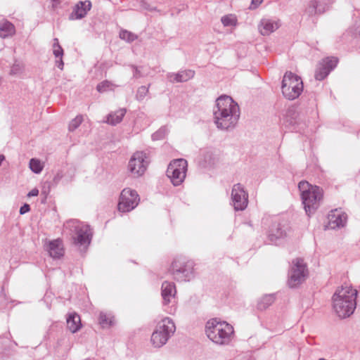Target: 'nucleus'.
Here are the masks:
<instances>
[{"label": "nucleus", "mask_w": 360, "mask_h": 360, "mask_svg": "<svg viewBox=\"0 0 360 360\" xmlns=\"http://www.w3.org/2000/svg\"><path fill=\"white\" fill-rule=\"evenodd\" d=\"M214 122L221 130L236 127L240 117V108L236 102L229 96H221L213 108Z\"/></svg>", "instance_id": "obj_1"}, {"label": "nucleus", "mask_w": 360, "mask_h": 360, "mask_svg": "<svg viewBox=\"0 0 360 360\" xmlns=\"http://www.w3.org/2000/svg\"><path fill=\"white\" fill-rule=\"evenodd\" d=\"M357 290L350 285H342L334 293L333 308L340 319L350 316L356 309Z\"/></svg>", "instance_id": "obj_2"}, {"label": "nucleus", "mask_w": 360, "mask_h": 360, "mask_svg": "<svg viewBox=\"0 0 360 360\" xmlns=\"http://www.w3.org/2000/svg\"><path fill=\"white\" fill-rule=\"evenodd\" d=\"M205 333L207 338L219 345H229L234 335L233 327L226 321L212 319L206 323Z\"/></svg>", "instance_id": "obj_3"}, {"label": "nucleus", "mask_w": 360, "mask_h": 360, "mask_svg": "<svg viewBox=\"0 0 360 360\" xmlns=\"http://www.w3.org/2000/svg\"><path fill=\"white\" fill-rule=\"evenodd\" d=\"M302 203L308 216L319 207L323 199V190L317 186H313L307 181H302L298 184Z\"/></svg>", "instance_id": "obj_4"}, {"label": "nucleus", "mask_w": 360, "mask_h": 360, "mask_svg": "<svg viewBox=\"0 0 360 360\" xmlns=\"http://www.w3.org/2000/svg\"><path fill=\"white\" fill-rule=\"evenodd\" d=\"M65 228L71 232L75 245L86 248L90 244L92 232L89 225L76 219H71L65 223Z\"/></svg>", "instance_id": "obj_5"}, {"label": "nucleus", "mask_w": 360, "mask_h": 360, "mask_svg": "<svg viewBox=\"0 0 360 360\" xmlns=\"http://www.w3.org/2000/svg\"><path fill=\"white\" fill-rule=\"evenodd\" d=\"M175 330V325L171 319L165 318L160 321L151 335L153 345L158 348L162 347L174 334Z\"/></svg>", "instance_id": "obj_6"}, {"label": "nucleus", "mask_w": 360, "mask_h": 360, "mask_svg": "<svg viewBox=\"0 0 360 360\" xmlns=\"http://www.w3.org/2000/svg\"><path fill=\"white\" fill-rule=\"evenodd\" d=\"M282 94L288 100H294L303 91V82L300 77L291 72H286L282 81Z\"/></svg>", "instance_id": "obj_7"}, {"label": "nucleus", "mask_w": 360, "mask_h": 360, "mask_svg": "<svg viewBox=\"0 0 360 360\" xmlns=\"http://www.w3.org/2000/svg\"><path fill=\"white\" fill-rule=\"evenodd\" d=\"M188 167L187 161L184 159H176L168 165L167 176L174 186L181 185L184 181Z\"/></svg>", "instance_id": "obj_8"}, {"label": "nucleus", "mask_w": 360, "mask_h": 360, "mask_svg": "<svg viewBox=\"0 0 360 360\" xmlns=\"http://www.w3.org/2000/svg\"><path fill=\"white\" fill-rule=\"evenodd\" d=\"M148 165L146 154L142 151H137L130 158L128 169L134 177H139L145 173Z\"/></svg>", "instance_id": "obj_9"}, {"label": "nucleus", "mask_w": 360, "mask_h": 360, "mask_svg": "<svg viewBox=\"0 0 360 360\" xmlns=\"http://www.w3.org/2000/svg\"><path fill=\"white\" fill-rule=\"evenodd\" d=\"M174 278L179 281H188L193 277V263L174 260L172 264Z\"/></svg>", "instance_id": "obj_10"}, {"label": "nucleus", "mask_w": 360, "mask_h": 360, "mask_svg": "<svg viewBox=\"0 0 360 360\" xmlns=\"http://www.w3.org/2000/svg\"><path fill=\"white\" fill-rule=\"evenodd\" d=\"M139 197L136 191L131 188L122 190L118 203L120 212H127L134 210L139 202Z\"/></svg>", "instance_id": "obj_11"}, {"label": "nucleus", "mask_w": 360, "mask_h": 360, "mask_svg": "<svg viewBox=\"0 0 360 360\" xmlns=\"http://www.w3.org/2000/svg\"><path fill=\"white\" fill-rule=\"evenodd\" d=\"M289 274L288 285L290 288H295L302 283L307 276L306 264L302 259H296Z\"/></svg>", "instance_id": "obj_12"}, {"label": "nucleus", "mask_w": 360, "mask_h": 360, "mask_svg": "<svg viewBox=\"0 0 360 360\" xmlns=\"http://www.w3.org/2000/svg\"><path fill=\"white\" fill-rule=\"evenodd\" d=\"M232 203L236 211L244 210L248 204V195L240 184L233 185L231 191Z\"/></svg>", "instance_id": "obj_13"}, {"label": "nucleus", "mask_w": 360, "mask_h": 360, "mask_svg": "<svg viewBox=\"0 0 360 360\" xmlns=\"http://www.w3.org/2000/svg\"><path fill=\"white\" fill-rule=\"evenodd\" d=\"M289 231L290 227L287 223L274 222L271 224L268 233L269 240L271 243H276L278 240L286 237Z\"/></svg>", "instance_id": "obj_14"}, {"label": "nucleus", "mask_w": 360, "mask_h": 360, "mask_svg": "<svg viewBox=\"0 0 360 360\" xmlns=\"http://www.w3.org/2000/svg\"><path fill=\"white\" fill-rule=\"evenodd\" d=\"M338 63V59L335 57L327 58L319 64L315 73V78L317 80L321 81L324 79L333 70Z\"/></svg>", "instance_id": "obj_15"}, {"label": "nucleus", "mask_w": 360, "mask_h": 360, "mask_svg": "<svg viewBox=\"0 0 360 360\" xmlns=\"http://www.w3.org/2000/svg\"><path fill=\"white\" fill-rule=\"evenodd\" d=\"M333 0H311L305 8V12L309 15L321 14L329 9Z\"/></svg>", "instance_id": "obj_16"}, {"label": "nucleus", "mask_w": 360, "mask_h": 360, "mask_svg": "<svg viewBox=\"0 0 360 360\" xmlns=\"http://www.w3.org/2000/svg\"><path fill=\"white\" fill-rule=\"evenodd\" d=\"M281 26V20L274 18H262L259 25L258 30L263 36H268L277 30Z\"/></svg>", "instance_id": "obj_17"}, {"label": "nucleus", "mask_w": 360, "mask_h": 360, "mask_svg": "<svg viewBox=\"0 0 360 360\" xmlns=\"http://www.w3.org/2000/svg\"><path fill=\"white\" fill-rule=\"evenodd\" d=\"M327 227L330 229L343 227L347 222V214L341 210H335L331 211L328 216Z\"/></svg>", "instance_id": "obj_18"}, {"label": "nucleus", "mask_w": 360, "mask_h": 360, "mask_svg": "<svg viewBox=\"0 0 360 360\" xmlns=\"http://www.w3.org/2000/svg\"><path fill=\"white\" fill-rule=\"evenodd\" d=\"M176 288L173 283L165 281L162 284V297L163 300V304L167 305L170 303L174 302V297L176 295Z\"/></svg>", "instance_id": "obj_19"}, {"label": "nucleus", "mask_w": 360, "mask_h": 360, "mask_svg": "<svg viewBox=\"0 0 360 360\" xmlns=\"http://www.w3.org/2000/svg\"><path fill=\"white\" fill-rule=\"evenodd\" d=\"M91 8V3L89 1H79L73 8L72 13L70 15V20L82 19L86 16L87 12Z\"/></svg>", "instance_id": "obj_20"}, {"label": "nucleus", "mask_w": 360, "mask_h": 360, "mask_svg": "<svg viewBox=\"0 0 360 360\" xmlns=\"http://www.w3.org/2000/svg\"><path fill=\"white\" fill-rule=\"evenodd\" d=\"M195 75V72L192 70H186L177 73H169L167 78L172 82H184L192 79Z\"/></svg>", "instance_id": "obj_21"}, {"label": "nucleus", "mask_w": 360, "mask_h": 360, "mask_svg": "<svg viewBox=\"0 0 360 360\" xmlns=\"http://www.w3.org/2000/svg\"><path fill=\"white\" fill-rule=\"evenodd\" d=\"M49 255L53 258H60L64 254L63 242L60 239L52 240L48 247Z\"/></svg>", "instance_id": "obj_22"}, {"label": "nucleus", "mask_w": 360, "mask_h": 360, "mask_svg": "<svg viewBox=\"0 0 360 360\" xmlns=\"http://www.w3.org/2000/svg\"><path fill=\"white\" fill-rule=\"evenodd\" d=\"M52 49L53 53L56 58V65L59 69L62 70L64 66V63L63 60L64 51L61 46L59 44V41L57 38L53 39Z\"/></svg>", "instance_id": "obj_23"}, {"label": "nucleus", "mask_w": 360, "mask_h": 360, "mask_svg": "<svg viewBox=\"0 0 360 360\" xmlns=\"http://www.w3.org/2000/svg\"><path fill=\"white\" fill-rule=\"evenodd\" d=\"M80 316L76 313H72L67 317V327L72 333L77 332L81 328Z\"/></svg>", "instance_id": "obj_24"}, {"label": "nucleus", "mask_w": 360, "mask_h": 360, "mask_svg": "<svg viewBox=\"0 0 360 360\" xmlns=\"http://www.w3.org/2000/svg\"><path fill=\"white\" fill-rule=\"evenodd\" d=\"M126 112V108H120L115 112H110L107 116L106 122L110 125H116L122 122Z\"/></svg>", "instance_id": "obj_25"}, {"label": "nucleus", "mask_w": 360, "mask_h": 360, "mask_svg": "<svg viewBox=\"0 0 360 360\" xmlns=\"http://www.w3.org/2000/svg\"><path fill=\"white\" fill-rule=\"evenodd\" d=\"M15 32V26L6 20L0 21V37L6 38L13 36Z\"/></svg>", "instance_id": "obj_26"}, {"label": "nucleus", "mask_w": 360, "mask_h": 360, "mask_svg": "<svg viewBox=\"0 0 360 360\" xmlns=\"http://www.w3.org/2000/svg\"><path fill=\"white\" fill-rule=\"evenodd\" d=\"M275 301L274 295H265L257 302V309L259 311H264L269 308Z\"/></svg>", "instance_id": "obj_27"}, {"label": "nucleus", "mask_w": 360, "mask_h": 360, "mask_svg": "<svg viewBox=\"0 0 360 360\" xmlns=\"http://www.w3.org/2000/svg\"><path fill=\"white\" fill-rule=\"evenodd\" d=\"M99 323L103 328L110 327L112 325L113 317L111 314L101 312L99 314Z\"/></svg>", "instance_id": "obj_28"}, {"label": "nucleus", "mask_w": 360, "mask_h": 360, "mask_svg": "<svg viewBox=\"0 0 360 360\" xmlns=\"http://www.w3.org/2000/svg\"><path fill=\"white\" fill-rule=\"evenodd\" d=\"M221 22L224 27H235L237 25V18L232 14L224 15Z\"/></svg>", "instance_id": "obj_29"}, {"label": "nucleus", "mask_w": 360, "mask_h": 360, "mask_svg": "<svg viewBox=\"0 0 360 360\" xmlns=\"http://www.w3.org/2000/svg\"><path fill=\"white\" fill-rule=\"evenodd\" d=\"M29 165L30 169L35 174H39L43 169V165L38 159L32 158Z\"/></svg>", "instance_id": "obj_30"}, {"label": "nucleus", "mask_w": 360, "mask_h": 360, "mask_svg": "<svg viewBox=\"0 0 360 360\" xmlns=\"http://www.w3.org/2000/svg\"><path fill=\"white\" fill-rule=\"evenodd\" d=\"M120 37L127 42H132L137 39V36L127 30H122L120 32Z\"/></svg>", "instance_id": "obj_31"}, {"label": "nucleus", "mask_w": 360, "mask_h": 360, "mask_svg": "<svg viewBox=\"0 0 360 360\" xmlns=\"http://www.w3.org/2000/svg\"><path fill=\"white\" fill-rule=\"evenodd\" d=\"M168 133L167 127H162L157 131L153 134L152 139L154 141L163 139Z\"/></svg>", "instance_id": "obj_32"}, {"label": "nucleus", "mask_w": 360, "mask_h": 360, "mask_svg": "<svg viewBox=\"0 0 360 360\" xmlns=\"http://www.w3.org/2000/svg\"><path fill=\"white\" fill-rule=\"evenodd\" d=\"M83 117L82 115H77L75 118L71 120V122L69 124V131H73L75 130L82 122Z\"/></svg>", "instance_id": "obj_33"}, {"label": "nucleus", "mask_w": 360, "mask_h": 360, "mask_svg": "<svg viewBox=\"0 0 360 360\" xmlns=\"http://www.w3.org/2000/svg\"><path fill=\"white\" fill-rule=\"evenodd\" d=\"M216 159V155L212 151H207L204 155V160L209 165H214Z\"/></svg>", "instance_id": "obj_34"}, {"label": "nucleus", "mask_w": 360, "mask_h": 360, "mask_svg": "<svg viewBox=\"0 0 360 360\" xmlns=\"http://www.w3.org/2000/svg\"><path fill=\"white\" fill-rule=\"evenodd\" d=\"M148 92V87H146V86H140L138 90L136 95V99L139 101L143 100L145 96L147 95Z\"/></svg>", "instance_id": "obj_35"}, {"label": "nucleus", "mask_w": 360, "mask_h": 360, "mask_svg": "<svg viewBox=\"0 0 360 360\" xmlns=\"http://www.w3.org/2000/svg\"><path fill=\"white\" fill-rule=\"evenodd\" d=\"M110 84L108 81H104L97 85L96 89L101 93L104 92L110 87Z\"/></svg>", "instance_id": "obj_36"}, {"label": "nucleus", "mask_w": 360, "mask_h": 360, "mask_svg": "<svg viewBox=\"0 0 360 360\" xmlns=\"http://www.w3.org/2000/svg\"><path fill=\"white\" fill-rule=\"evenodd\" d=\"M131 68L133 70V77L135 78H139L142 77V74L139 68L135 65H131Z\"/></svg>", "instance_id": "obj_37"}, {"label": "nucleus", "mask_w": 360, "mask_h": 360, "mask_svg": "<svg viewBox=\"0 0 360 360\" xmlns=\"http://www.w3.org/2000/svg\"><path fill=\"white\" fill-rule=\"evenodd\" d=\"M30 210V205L28 204H25L20 208V214H24L28 212Z\"/></svg>", "instance_id": "obj_38"}, {"label": "nucleus", "mask_w": 360, "mask_h": 360, "mask_svg": "<svg viewBox=\"0 0 360 360\" xmlns=\"http://www.w3.org/2000/svg\"><path fill=\"white\" fill-rule=\"evenodd\" d=\"M262 2V0H252L251 1V8H257Z\"/></svg>", "instance_id": "obj_39"}, {"label": "nucleus", "mask_w": 360, "mask_h": 360, "mask_svg": "<svg viewBox=\"0 0 360 360\" xmlns=\"http://www.w3.org/2000/svg\"><path fill=\"white\" fill-rule=\"evenodd\" d=\"M39 194V190L36 188L32 189L28 193H27V196L29 198L30 197H33V196H37Z\"/></svg>", "instance_id": "obj_40"}, {"label": "nucleus", "mask_w": 360, "mask_h": 360, "mask_svg": "<svg viewBox=\"0 0 360 360\" xmlns=\"http://www.w3.org/2000/svg\"><path fill=\"white\" fill-rule=\"evenodd\" d=\"M52 1V7L53 8H56L60 4V0H51Z\"/></svg>", "instance_id": "obj_41"}, {"label": "nucleus", "mask_w": 360, "mask_h": 360, "mask_svg": "<svg viewBox=\"0 0 360 360\" xmlns=\"http://www.w3.org/2000/svg\"><path fill=\"white\" fill-rule=\"evenodd\" d=\"M174 311H175V308L171 307L170 309L169 310V313L172 314V313L174 312Z\"/></svg>", "instance_id": "obj_42"}, {"label": "nucleus", "mask_w": 360, "mask_h": 360, "mask_svg": "<svg viewBox=\"0 0 360 360\" xmlns=\"http://www.w3.org/2000/svg\"><path fill=\"white\" fill-rule=\"evenodd\" d=\"M146 8L148 9V10H151V11L153 10V8H150L149 7H146Z\"/></svg>", "instance_id": "obj_43"}, {"label": "nucleus", "mask_w": 360, "mask_h": 360, "mask_svg": "<svg viewBox=\"0 0 360 360\" xmlns=\"http://www.w3.org/2000/svg\"><path fill=\"white\" fill-rule=\"evenodd\" d=\"M86 360H90V359H86Z\"/></svg>", "instance_id": "obj_44"}]
</instances>
